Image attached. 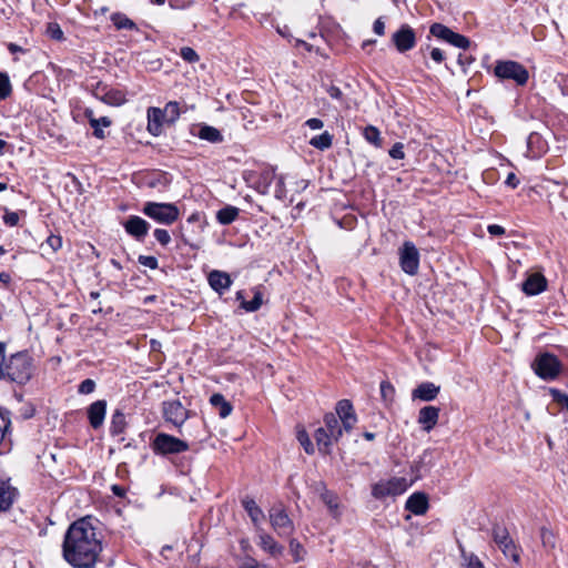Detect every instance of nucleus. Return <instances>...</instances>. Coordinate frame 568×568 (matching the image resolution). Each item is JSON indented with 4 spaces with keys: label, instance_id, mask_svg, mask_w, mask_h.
I'll return each mask as SVG.
<instances>
[{
    "label": "nucleus",
    "instance_id": "40",
    "mask_svg": "<svg viewBox=\"0 0 568 568\" xmlns=\"http://www.w3.org/2000/svg\"><path fill=\"white\" fill-rule=\"evenodd\" d=\"M429 33L440 40L448 41L453 30L442 23H433L429 28Z\"/></svg>",
    "mask_w": 568,
    "mask_h": 568
},
{
    "label": "nucleus",
    "instance_id": "14",
    "mask_svg": "<svg viewBox=\"0 0 568 568\" xmlns=\"http://www.w3.org/2000/svg\"><path fill=\"white\" fill-rule=\"evenodd\" d=\"M336 417L341 419L345 432H351L357 422L353 404L348 399H341L336 404Z\"/></svg>",
    "mask_w": 568,
    "mask_h": 568
},
{
    "label": "nucleus",
    "instance_id": "48",
    "mask_svg": "<svg viewBox=\"0 0 568 568\" xmlns=\"http://www.w3.org/2000/svg\"><path fill=\"white\" fill-rule=\"evenodd\" d=\"M45 32L51 39L57 41H61L64 38L62 29L55 22L48 23Z\"/></svg>",
    "mask_w": 568,
    "mask_h": 568
},
{
    "label": "nucleus",
    "instance_id": "21",
    "mask_svg": "<svg viewBox=\"0 0 568 568\" xmlns=\"http://www.w3.org/2000/svg\"><path fill=\"white\" fill-rule=\"evenodd\" d=\"M439 408L435 406H425L418 413V423L423 429L430 432L437 424L439 417Z\"/></svg>",
    "mask_w": 568,
    "mask_h": 568
},
{
    "label": "nucleus",
    "instance_id": "24",
    "mask_svg": "<svg viewBox=\"0 0 568 568\" xmlns=\"http://www.w3.org/2000/svg\"><path fill=\"white\" fill-rule=\"evenodd\" d=\"M197 129H199L197 133H193V134L196 135L201 140L207 141L213 144H219L224 141V138H223V134L221 133V131L212 125H209L206 123H200L197 125Z\"/></svg>",
    "mask_w": 568,
    "mask_h": 568
},
{
    "label": "nucleus",
    "instance_id": "7",
    "mask_svg": "<svg viewBox=\"0 0 568 568\" xmlns=\"http://www.w3.org/2000/svg\"><path fill=\"white\" fill-rule=\"evenodd\" d=\"M408 488L407 479L404 477H393L388 480H381L372 487V495L376 499L395 497L404 494Z\"/></svg>",
    "mask_w": 568,
    "mask_h": 568
},
{
    "label": "nucleus",
    "instance_id": "15",
    "mask_svg": "<svg viewBox=\"0 0 568 568\" xmlns=\"http://www.w3.org/2000/svg\"><path fill=\"white\" fill-rule=\"evenodd\" d=\"M547 288V280L540 273L530 274L521 284L523 292L528 296L542 293Z\"/></svg>",
    "mask_w": 568,
    "mask_h": 568
},
{
    "label": "nucleus",
    "instance_id": "20",
    "mask_svg": "<svg viewBox=\"0 0 568 568\" xmlns=\"http://www.w3.org/2000/svg\"><path fill=\"white\" fill-rule=\"evenodd\" d=\"M106 412V402L104 399L92 403L88 408V418L90 425L97 429L102 426Z\"/></svg>",
    "mask_w": 568,
    "mask_h": 568
},
{
    "label": "nucleus",
    "instance_id": "35",
    "mask_svg": "<svg viewBox=\"0 0 568 568\" xmlns=\"http://www.w3.org/2000/svg\"><path fill=\"white\" fill-rule=\"evenodd\" d=\"M430 463H432V453L425 450L423 453V455L419 457V459L414 465V471L416 473L417 478L423 477L426 473L429 471Z\"/></svg>",
    "mask_w": 568,
    "mask_h": 568
},
{
    "label": "nucleus",
    "instance_id": "26",
    "mask_svg": "<svg viewBox=\"0 0 568 568\" xmlns=\"http://www.w3.org/2000/svg\"><path fill=\"white\" fill-rule=\"evenodd\" d=\"M17 495L9 480L0 479V511H7L13 504Z\"/></svg>",
    "mask_w": 568,
    "mask_h": 568
},
{
    "label": "nucleus",
    "instance_id": "16",
    "mask_svg": "<svg viewBox=\"0 0 568 568\" xmlns=\"http://www.w3.org/2000/svg\"><path fill=\"white\" fill-rule=\"evenodd\" d=\"M548 150V144L544 138L537 133L531 132L527 138L526 156L530 159H538Z\"/></svg>",
    "mask_w": 568,
    "mask_h": 568
},
{
    "label": "nucleus",
    "instance_id": "1",
    "mask_svg": "<svg viewBox=\"0 0 568 568\" xmlns=\"http://www.w3.org/2000/svg\"><path fill=\"white\" fill-rule=\"evenodd\" d=\"M102 549V539L91 517L73 521L64 534L62 557L72 568H94Z\"/></svg>",
    "mask_w": 568,
    "mask_h": 568
},
{
    "label": "nucleus",
    "instance_id": "51",
    "mask_svg": "<svg viewBox=\"0 0 568 568\" xmlns=\"http://www.w3.org/2000/svg\"><path fill=\"white\" fill-rule=\"evenodd\" d=\"M153 235L162 246H168L171 242V235L164 229H155Z\"/></svg>",
    "mask_w": 568,
    "mask_h": 568
},
{
    "label": "nucleus",
    "instance_id": "19",
    "mask_svg": "<svg viewBox=\"0 0 568 568\" xmlns=\"http://www.w3.org/2000/svg\"><path fill=\"white\" fill-rule=\"evenodd\" d=\"M163 113L162 109L155 106H150L146 111L148 131L153 136H159L162 133L163 123L165 122Z\"/></svg>",
    "mask_w": 568,
    "mask_h": 568
},
{
    "label": "nucleus",
    "instance_id": "22",
    "mask_svg": "<svg viewBox=\"0 0 568 568\" xmlns=\"http://www.w3.org/2000/svg\"><path fill=\"white\" fill-rule=\"evenodd\" d=\"M440 387L432 382H424L419 384L412 393L413 399H420L424 402L434 400L439 394Z\"/></svg>",
    "mask_w": 568,
    "mask_h": 568
},
{
    "label": "nucleus",
    "instance_id": "13",
    "mask_svg": "<svg viewBox=\"0 0 568 568\" xmlns=\"http://www.w3.org/2000/svg\"><path fill=\"white\" fill-rule=\"evenodd\" d=\"M125 232L139 242H143L151 227L150 223L138 215H130L123 223Z\"/></svg>",
    "mask_w": 568,
    "mask_h": 568
},
{
    "label": "nucleus",
    "instance_id": "8",
    "mask_svg": "<svg viewBox=\"0 0 568 568\" xmlns=\"http://www.w3.org/2000/svg\"><path fill=\"white\" fill-rule=\"evenodd\" d=\"M493 539L506 558L515 564L520 562V548L515 545L505 527L494 526Z\"/></svg>",
    "mask_w": 568,
    "mask_h": 568
},
{
    "label": "nucleus",
    "instance_id": "45",
    "mask_svg": "<svg viewBox=\"0 0 568 568\" xmlns=\"http://www.w3.org/2000/svg\"><path fill=\"white\" fill-rule=\"evenodd\" d=\"M12 92V85L9 75L4 72H0V100H4L10 97Z\"/></svg>",
    "mask_w": 568,
    "mask_h": 568
},
{
    "label": "nucleus",
    "instance_id": "50",
    "mask_svg": "<svg viewBox=\"0 0 568 568\" xmlns=\"http://www.w3.org/2000/svg\"><path fill=\"white\" fill-rule=\"evenodd\" d=\"M180 55L184 61L190 62V63H194V62L199 61V59H200L199 54L191 47L181 48Z\"/></svg>",
    "mask_w": 568,
    "mask_h": 568
},
{
    "label": "nucleus",
    "instance_id": "46",
    "mask_svg": "<svg viewBox=\"0 0 568 568\" xmlns=\"http://www.w3.org/2000/svg\"><path fill=\"white\" fill-rule=\"evenodd\" d=\"M290 552L294 557V561L298 562V561L303 560L305 550L298 540L291 539L290 540Z\"/></svg>",
    "mask_w": 568,
    "mask_h": 568
},
{
    "label": "nucleus",
    "instance_id": "5",
    "mask_svg": "<svg viewBox=\"0 0 568 568\" xmlns=\"http://www.w3.org/2000/svg\"><path fill=\"white\" fill-rule=\"evenodd\" d=\"M494 74L500 80H513L517 85H525L529 79L528 70L517 61H496Z\"/></svg>",
    "mask_w": 568,
    "mask_h": 568
},
{
    "label": "nucleus",
    "instance_id": "18",
    "mask_svg": "<svg viewBox=\"0 0 568 568\" xmlns=\"http://www.w3.org/2000/svg\"><path fill=\"white\" fill-rule=\"evenodd\" d=\"M428 497L425 493L416 491L412 494L405 504V508L416 516L424 515L428 510Z\"/></svg>",
    "mask_w": 568,
    "mask_h": 568
},
{
    "label": "nucleus",
    "instance_id": "41",
    "mask_svg": "<svg viewBox=\"0 0 568 568\" xmlns=\"http://www.w3.org/2000/svg\"><path fill=\"white\" fill-rule=\"evenodd\" d=\"M275 178L274 171H264L261 173L257 182V190L262 194H266Z\"/></svg>",
    "mask_w": 568,
    "mask_h": 568
},
{
    "label": "nucleus",
    "instance_id": "59",
    "mask_svg": "<svg viewBox=\"0 0 568 568\" xmlns=\"http://www.w3.org/2000/svg\"><path fill=\"white\" fill-rule=\"evenodd\" d=\"M10 422L6 420L2 415H0V450H3V447H10V445H7L4 442L6 437V430L9 427Z\"/></svg>",
    "mask_w": 568,
    "mask_h": 568
},
{
    "label": "nucleus",
    "instance_id": "4",
    "mask_svg": "<svg viewBox=\"0 0 568 568\" xmlns=\"http://www.w3.org/2000/svg\"><path fill=\"white\" fill-rule=\"evenodd\" d=\"M150 446L153 453L160 456L181 454L190 448L185 440L166 433H158Z\"/></svg>",
    "mask_w": 568,
    "mask_h": 568
},
{
    "label": "nucleus",
    "instance_id": "28",
    "mask_svg": "<svg viewBox=\"0 0 568 568\" xmlns=\"http://www.w3.org/2000/svg\"><path fill=\"white\" fill-rule=\"evenodd\" d=\"M320 496H321L322 501L328 508L329 515L333 518L338 519L341 516L338 496L335 493L326 489V487L324 485H323V490Z\"/></svg>",
    "mask_w": 568,
    "mask_h": 568
},
{
    "label": "nucleus",
    "instance_id": "32",
    "mask_svg": "<svg viewBox=\"0 0 568 568\" xmlns=\"http://www.w3.org/2000/svg\"><path fill=\"white\" fill-rule=\"evenodd\" d=\"M210 404L219 410L221 418H226L233 410L231 403L220 393H215L210 397Z\"/></svg>",
    "mask_w": 568,
    "mask_h": 568
},
{
    "label": "nucleus",
    "instance_id": "11",
    "mask_svg": "<svg viewBox=\"0 0 568 568\" xmlns=\"http://www.w3.org/2000/svg\"><path fill=\"white\" fill-rule=\"evenodd\" d=\"M399 265L406 274H417L419 267V253L413 242L406 241L399 248Z\"/></svg>",
    "mask_w": 568,
    "mask_h": 568
},
{
    "label": "nucleus",
    "instance_id": "49",
    "mask_svg": "<svg viewBox=\"0 0 568 568\" xmlns=\"http://www.w3.org/2000/svg\"><path fill=\"white\" fill-rule=\"evenodd\" d=\"M171 183V178L168 173H159L156 176L150 181V186L152 187H163L165 189Z\"/></svg>",
    "mask_w": 568,
    "mask_h": 568
},
{
    "label": "nucleus",
    "instance_id": "31",
    "mask_svg": "<svg viewBox=\"0 0 568 568\" xmlns=\"http://www.w3.org/2000/svg\"><path fill=\"white\" fill-rule=\"evenodd\" d=\"M324 427L325 430L329 433V436L335 438V442H338V439L343 435V425L339 424L338 418L333 413H327L324 416Z\"/></svg>",
    "mask_w": 568,
    "mask_h": 568
},
{
    "label": "nucleus",
    "instance_id": "3",
    "mask_svg": "<svg viewBox=\"0 0 568 568\" xmlns=\"http://www.w3.org/2000/svg\"><path fill=\"white\" fill-rule=\"evenodd\" d=\"M141 211L151 220L164 225H172L180 217V210L174 203L149 201Z\"/></svg>",
    "mask_w": 568,
    "mask_h": 568
},
{
    "label": "nucleus",
    "instance_id": "43",
    "mask_svg": "<svg viewBox=\"0 0 568 568\" xmlns=\"http://www.w3.org/2000/svg\"><path fill=\"white\" fill-rule=\"evenodd\" d=\"M364 138L367 142H369L371 144L375 145V146H379L381 143H382V139H381V133L378 131L377 128L373 126V125H367L365 129H364Z\"/></svg>",
    "mask_w": 568,
    "mask_h": 568
},
{
    "label": "nucleus",
    "instance_id": "53",
    "mask_svg": "<svg viewBox=\"0 0 568 568\" xmlns=\"http://www.w3.org/2000/svg\"><path fill=\"white\" fill-rule=\"evenodd\" d=\"M540 538L545 547H555V536L551 530L542 527L540 530Z\"/></svg>",
    "mask_w": 568,
    "mask_h": 568
},
{
    "label": "nucleus",
    "instance_id": "25",
    "mask_svg": "<svg viewBox=\"0 0 568 568\" xmlns=\"http://www.w3.org/2000/svg\"><path fill=\"white\" fill-rule=\"evenodd\" d=\"M258 546L273 557H278L284 551V547L264 531L258 534Z\"/></svg>",
    "mask_w": 568,
    "mask_h": 568
},
{
    "label": "nucleus",
    "instance_id": "60",
    "mask_svg": "<svg viewBox=\"0 0 568 568\" xmlns=\"http://www.w3.org/2000/svg\"><path fill=\"white\" fill-rule=\"evenodd\" d=\"M552 398L556 403L560 404L562 407H565L568 410V395L561 393L558 389L551 390Z\"/></svg>",
    "mask_w": 568,
    "mask_h": 568
},
{
    "label": "nucleus",
    "instance_id": "64",
    "mask_svg": "<svg viewBox=\"0 0 568 568\" xmlns=\"http://www.w3.org/2000/svg\"><path fill=\"white\" fill-rule=\"evenodd\" d=\"M430 58L436 63H442L445 60V54H444V52L439 48H433L430 50Z\"/></svg>",
    "mask_w": 568,
    "mask_h": 568
},
{
    "label": "nucleus",
    "instance_id": "30",
    "mask_svg": "<svg viewBox=\"0 0 568 568\" xmlns=\"http://www.w3.org/2000/svg\"><path fill=\"white\" fill-rule=\"evenodd\" d=\"M85 116L89 120L91 128L93 129V135L98 139H104V131L101 126L108 128L111 125V120L108 116H101L99 119L93 116V111L87 110Z\"/></svg>",
    "mask_w": 568,
    "mask_h": 568
},
{
    "label": "nucleus",
    "instance_id": "38",
    "mask_svg": "<svg viewBox=\"0 0 568 568\" xmlns=\"http://www.w3.org/2000/svg\"><path fill=\"white\" fill-rule=\"evenodd\" d=\"M163 115L165 116L166 123H174L180 116V105L175 101H170L166 103L164 109H162Z\"/></svg>",
    "mask_w": 568,
    "mask_h": 568
},
{
    "label": "nucleus",
    "instance_id": "61",
    "mask_svg": "<svg viewBox=\"0 0 568 568\" xmlns=\"http://www.w3.org/2000/svg\"><path fill=\"white\" fill-rule=\"evenodd\" d=\"M3 222L8 226H16L19 222V214L17 212L6 211L3 215Z\"/></svg>",
    "mask_w": 568,
    "mask_h": 568
},
{
    "label": "nucleus",
    "instance_id": "56",
    "mask_svg": "<svg viewBox=\"0 0 568 568\" xmlns=\"http://www.w3.org/2000/svg\"><path fill=\"white\" fill-rule=\"evenodd\" d=\"M94 389H95V382L93 379L87 378L81 382V384L79 385L78 392L80 394L87 395V394L93 393Z\"/></svg>",
    "mask_w": 568,
    "mask_h": 568
},
{
    "label": "nucleus",
    "instance_id": "27",
    "mask_svg": "<svg viewBox=\"0 0 568 568\" xmlns=\"http://www.w3.org/2000/svg\"><path fill=\"white\" fill-rule=\"evenodd\" d=\"M242 506L251 518L253 525L257 528L265 518L263 510L251 497L243 498Z\"/></svg>",
    "mask_w": 568,
    "mask_h": 568
},
{
    "label": "nucleus",
    "instance_id": "62",
    "mask_svg": "<svg viewBox=\"0 0 568 568\" xmlns=\"http://www.w3.org/2000/svg\"><path fill=\"white\" fill-rule=\"evenodd\" d=\"M47 244L52 248V251L57 252L62 246V239L59 235H50L47 239Z\"/></svg>",
    "mask_w": 568,
    "mask_h": 568
},
{
    "label": "nucleus",
    "instance_id": "6",
    "mask_svg": "<svg viewBox=\"0 0 568 568\" xmlns=\"http://www.w3.org/2000/svg\"><path fill=\"white\" fill-rule=\"evenodd\" d=\"M531 367L540 378L545 381H552L559 375L561 371V363L557 356L544 353L535 358Z\"/></svg>",
    "mask_w": 568,
    "mask_h": 568
},
{
    "label": "nucleus",
    "instance_id": "17",
    "mask_svg": "<svg viewBox=\"0 0 568 568\" xmlns=\"http://www.w3.org/2000/svg\"><path fill=\"white\" fill-rule=\"evenodd\" d=\"M207 281L212 290L220 295H223L233 283L230 274L217 270L210 272Z\"/></svg>",
    "mask_w": 568,
    "mask_h": 568
},
{
    "label": "nucleus",
    "instance_id": "63",
    "mask_svg": "<svg viewBox=\"0 0 568 568\" xmlns=\"http://www.w3.org/2000/svg\"><path fill=\"white\" fill-rule=\"evenodd\" d=\"M240 568H266V566L260 565L254 558L245 557L240 564Z\"/></svg>",
    "mask_w": 568,
    "mask_h": 568
},
{
    "label": "nucleus",
    "instance_id": "42",
    "mask_svg": "<svg viewBox=\"0 0 568 568\" xmlns=\"http://www.w3.org/2000/svg\"><path fill=\"white\" fill-rule=\"evenodd\" d=\"M263 304V295L260 291H255L251 301H242V308L245 312L253 313L260 310Z\"/></svg>",
    "mask_w": 568,
    "mask_h": 568
},
{
    "label": "nucleus",
    "instance_id": "52",
    "mask_svg": "<svg viewBox=\"0 0 568 568\" xmlns=\"http://www.w3.org/2000/svg\"><path fill=\"white\" fill-rule=\"evenodd\" d=\"M275 197L281 201L286 200V197H287V190L285 187L283 175L277 176V182H276V187H275Z\"/></svg>",
    "mask_w": 568,
    "mask_h": 568
},
{
    "label": "nucleus",
    "instance_id": "37",
    "mask_svg": "<svg viewBox=\"0 0 568 568\" xmlns=\"http://www.w3.org/2000/svg\"><path fill=\"white\" fill-rule=\"evenodd\" d=\"M458 548L466 568H485L480 559L475 554L467 552L460 542L458 544Z\"/></svg>",
    "mask_w": 568,
    "mask_h": 568
},
{
    "label": "nucleus",
    "instance_id": "39",
    "mask_svg": "<svg viewBox=\"0 0 568 568\" xmlns=\"http://www.w3.org/2000/svg\"><path fill=\"white\" fill-rule=\"evenodd\" d=\"M125 427V416L122 412L115 410L112 415L110 432L112 435H119Z\"/></svg>",
    "mask_w": 568,
    "mask_h": 568
},
{
    "label": "nucleus",
    "instance_id": "57",
    "mask_svg": "<svg viewBox=\"0 0 568 568\" xmlns=\"http://www.w3.org/2000/svg\"><path fill=\"white\" fill-rule=\"evenodd\" d=\"M19 413L22 419H30L36 415V407L32 403H26L21 406Z\"/></svg>",
    "mask_w": 568,
    "mask_h": 568
},
{
    "label": "nucleus",
    "instance_id": "9",
    "mask_svg": "<svg viewBox=\"0 0 568 568\" xmlns=\"http://www.w3.org/2000/svg\"><path fill=\"white\" fill-rule=\"evenodd\" d=\"M162 416L166 423L173 425L179 432H181L183 424L190 416V412L179 399H171L162 403Z\"/></svg>",
    "mask_w": 568,
    "mask_h": 568
},
{
    "label": "nucleus",
    "instance_id": "44",
    "mask_svg": "<svg viewBox=\"0 0 568 568\" xmlns=\"http://www.w3.org/2000/svg\"><path fill=\"white\" fill-rule=\"evenodd\" d=\"M447 43H449L456 48L464 49V50L468 49L470 45V41L467 37L456 33L454 31H453L452 36L449 37Z\"/></svg>",
    "mask_w": 568,
    "mask_h": 568
},
{
    "label": "nucleus",
    "instance_id": "23",
    "mask_svg": "<svg viewBox=\"0 0 568 568\" xmlns=\"http://www.w3.org/2000/svg\"><path fill=\"white\" fill-rule=\"evenodd\" d=\"M97 90H101V100L109 105L120 106L126 102V98L123 91L116 89H106L105 85L98 83Z\"/></svg>",
    "mask_w": 568,
    "mask_h": 568
},
{
    "label": "nucleus",
    "instance_id": "47",
    "mask_svg": "<svg viewBox=\"0 0 568 568\" xmlns=\"http://www.w3.org/2000/svg\"><path fill=\"white\" fill-rule=\"evenodd\" d=\"M297 439L300 444L303 446L306 454L311 455L314 453V446L310 439L308 434L305 430H300L297 433Z\"/></svg>",
    "mask_w": 568,
    "mask_h": 568
},
{
    "label": "nucleus",
    "instance_id": "12",
    "mask_svg": "<svg viewBox=\"0 0 568 568\" xmlns=\"http://www.w3.org/2000/svg\"><path fill=\"white\" fill-rule=\"evenodd\" d=\"M390 41L399 53L410 51L415 48L417 41L415 30L409 24L404 23L392 34Z\"/></svg>",
    "mask_w": 568,
    "mask_h": 568
},
{
    "label": "nucleus",
    "instance_id": "2",
    "mask_svg": "<svg viewBox=\"0 0 568 568\" xmlns=\"http://www.w3.org/2000/svg\"><path fill=\"white\" fill-rule=\"evenodd\" d=\"M7 345L0 342V381L26 385L33 376L34 359L28 351H20L6 357Z\"/></svg>",
    "mask_w": 568,
    "mask_h": 568
},
{
    "label": "nucleus",
    "instance_id": "33",
    "mask_svg": "<svg viewBox=\"0 0 568 568\" xmlns=\"http://www.w3.org/2000/svg\"><path fill=\"white\" fill-rule=\"evenodd\" d=\"M239 212L237 207L227 205L217 211L216 220L222 225H229L236 220Z\"/></svg>",
    "mask_w": 568,
    "mask_h": 568
},
{
    "label": "nucleus",
    "instance_id": "58",
    "mask_svg": "<svg viewBox=\"0 0 568 568\" xmlns=\"http://www.w3.org/2000/svg\"><path fill=\"white\" fill-rule=\"evenodd\" d=\"M389 156L395 160H402L405 158L404 145L400 142L395 143L389 150Z\"/></svg>",
    "mask_w": 568,
    "mask_h": 568
},
{
    "label": "nucleus",
    "instance_id": "55",
    "mask_svg": "<svg viewBox=\"0 0 568 568\" xmlns=\"http://www.w3.org/2000/svg\"><path fill=\"white\" fill-rule=\"evenodd\" d=\"M138 262L141 265L146 266V267H149L151 270H155L159 266V262H158V258L155 256L139 255Z\"/></svg>",
    "mask_w": 568,
    "mask_h": 568
},
{
    "label": "nucleus",
    "instance_id": "34",
    "mask_svg": "<svg viewBox=\"0 0 568 568\" xmlns=\"http://www.w3.org/2000/svg\"><path fill=\"white\" fill-rule=\"evenodd\" d=\"M332 143H333V135L328 131H325L318 135H315L310 140V144L313 148L321 150V151L329 149L332 146Z\"/></svg>",
    "mask_w": 568,
    "mask_h": 568
},
{
    "label": "nucleus",
    "instance_id": "54",
    "mask_svg": "<svg viewBox=\"0 0 568 568\" xmlns=\"http://www.w3.org/2000/svg\"><path fill=\"white\" fill-rule=\"evenodd\" d=\"M381 395L385 400L392 399L395 393L394 386L388 381L381 383Z\"/></svg>",
    "mask_w": 568,
    "mask_h": 568
},
{
    "label": "nucleus",
    "instance_id": "36",
    "mask_svg": "<svg viewBox=\"0 0 568 568\" xmlns=\"http://www.w3.org/2000/svg\"><path fill=\"white\" fill-rule=\"evenodd\" d=\"M111 21L113 22L114 27L118 30H122V29L135 30V29H138L136 24L122 12L112 13Z\"/></svg>",
    "mask_w": 568,
    "mask_h": 568
},
{
    "label": "nucleus",
    "instance_id": "29",
    "mask_svg": "<svg viewBox=\"0 0 568 568\" xmlns=\"http://www.w3.org/2000/svg\"><path fill=\"white\" fill-rule=\"evenodd\" d=\"M314 437L318 450L324 455L331 454L332 446L336 442L335 438L331 437L329 433L325 430L324 426L316 429Z\"/></svg>",
    "mask_w": 568,
    "mask_h": 568
},
{
    "label": "nucleus",
    "instance_id": "10",
    "mask_svg": "<svg viewBox=\"0 0 568 568\" xmlns=\"http://www.w3.org/2000/svg\"><path fill=\"white\" fill-rule=\"evenodd\" d=\"M268 516L272 528L280 537H290L294 532V523L282 505L273 506Z\"/></svg>",
    "mask_w": 568,
    "mask_h": 568
}]
</instances>
